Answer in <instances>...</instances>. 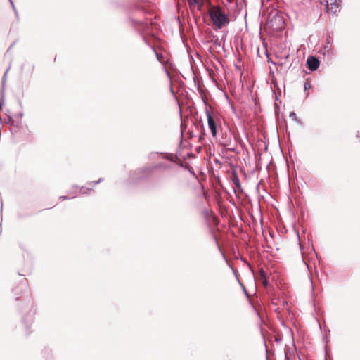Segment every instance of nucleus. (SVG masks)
Returning a JSON list of instances; mask_svg holds the SVG:
<instances>
[{
    "label": "nucleus",
    "mask_w": 360,
    "mask_h": 360,
    "mask_svg": "<svg viewBox=\"0 0 360 360\" xmlns=\"http://www.w3.org/2000/svg\"><path fill=\"white\" fill-rule=\"evenodd\" d=\"M13 292L16 295L15 300L21 299L22 300V302L18 306L21 312L30 314L31 316L34 315L33 301L30 296L27 281H24L20 285L15 287Z\"/></svg>",
    "instance_id": "f257e3e1"
},
{
    "label": "nucleus",
    "mask_w": 360,
    "mask_h": 360,
    "mask_svg": "<svg viewBox=\"0 0 360 360\" xmlns=\"http://www.w3.org/2000/svg\"><path fill=\"white\" fill-rule=\"evenodd\" d=\"M209 16L216 29H222L229 23L228 15L219 6H212L209 10Z\"/></svg>",
    "instance_id": "f03ea898"
},
{
    "label": "nucleus",
    "mask_w": 360,
    "mask_h": 360,
    "mask_svg": "<svg viewBox=\"0 0 360 360\" xmlns=\"http://www.w3.org/2000/svg\"><path fill=\"white\" fill-rule=\"evenodd\" d=\"M208 128L213 138H217V133L221 129V119L217 114H212L207 108L205 110Z\"/></svg>",
    "instance_id": "7ed1b4c3"
},
{
    "label": "nucleus",
    "mask_w": 360,
    "mask_h": 360,
    "mask_svg": "<svg viewBox=\"0 0 360 360\" xmlns=\"http://www.w3.org/2000/svg\"><path fill=\"white\" fill-rule=\"evenodd\" d=\"M307 65L311 71H314L319 66V60L314 56H309L307 60Z\"/></svg>",
    "instance_id": "20e7f679"
},
{
    "label": "nucleus",
    "mask_w": 360,
    "mask_h": 360,
    "mask_svg": "<svg viewBox=\"0 0 360 360\" xmlns=\"http://www.w3.org/2000/svg\"><path fill=\"white\" fill-rule=\"evenodd\" d=\"M325 6L327 13L335 14L338 11H340V2L336 4L329 3L328 4H325Z\"/></svg>",
    "instance_id": "39448f33"
},
{
    "label": "nucleus",
    "mask_w": 360,
    "mask_h": 360,
    "mask_svg": "<svg viewBox=\"0 0 360 360\" xmlns=\"http://www.w3.org/2000/svg\"><path fill=\"white\" fill-rule=\"evenodd\" d=\"M231 181L233 185H235L238 188H241L240 181L239 177L236 172H233L232 174Z\"/></svg>",
    "instance_id": "423d86ee"
},
{
    "label": "nucleus",
    "mask_w": 360,
    "mask_h": 360,
    "mask_svg": "<svg viewBox=\"0 0 360 360\" xmlns=\"http://www.w3.org/2000/svg\"><path fill=\"white\" fill-rule=\"evenodd\" d=\"M190 6L200 7L202 6V0H187Z\"/></svg>",
    "instance_id": "0eeeda50"
},
{
    "label": "nucleus",
    "mask_w": 360,
    "mask_h": 360,
    "mask_svg": "<svg viewBox=\"0 0 360 360\" xmlns=\"http://www.w3.org/2000/svg\"><path fill=\"white\" fill-rule=\"evenodd\" d=\"M93 187L82 186L80 189V193L82 194H88L92 191Z\"/></svg>",
    "instance_id": "6e6552de"
},
{
    "label": "nucleus",
    "mask_w": 360,
    "mask_h": 360,
    "mask_svg": "<svg viewBox=\"0 0 360 360\" xmlns=\"http://www.w3.org/2000/svg\"><path fill=\"white\" fill-rule=\"evenodd\" d=\"M290 117L293 120L300 122V120L297 118V115L295 112H291L289 115Z\"/></svg>",
    "instance_id": "1a4fd4ad"
},
{
    "label": "nucleus",
    "mask_w": 360,
    "mask_h": 360,
    "mask_svg": "<svg viewBox=\"0 0 360 360\" xmlns=\"http://www.w3.org/2000/svg\"><path fill=\"white\" fill-rule=\"evenodd\" d=\"M102 180H103V179L100 178L98 181L89 182L88 185L89 186L94 187V186H96L98 184H99L100 182H101Z\"/></svg>",
    "instance_id": "9d476101"
},
{
    "label": "nucleus",
    "mask_w": 360,
    "mask_h": 360,
    "mask_svg": "<svg viewBox=\"0 0 360 360\" xmlns=\"http://www.w3.org/2000/svg\"><path fill=\"white\" fill-rule=\"evenodd\" d=\"M155 55H156V57L158 58V60L160 61V62H162V54L159 53L157 52L156 49L153 47V48Z\"/></svg>",
    "instance_id": "9b49d317"
},
{
    "label": "nucleus",
    "mask_w": 360,
    "mask_h": 360,
    "mask_svg": "<svg viewBox=\"0 0 360 360\" xmlns=\"http://www.w3.org/2000/svg\"><path fill=\"white\" fill-rule=\"evenodd\" d=\"M6 74H7V71L4 75L3 79H2V93L4 92V88H5V82H6Z\"/></svg>",
    "instance_id": "f8f14e48"
},
{
    "label": "nucleus",
    "mask_w": 360,
    "mask_h": 360,
    "mask_svg": "<svg viewBox=\"0 0 360 360\" xmlns=\"http://www.w3.org/2000/svg\"><path fill=\"white\" fill-rule=\"evenodd\" d=\"M259 275H260V277L262 279H264V278H266V274H265V271L264 269H261L259 270Z\"/></svg>",
    "instance_id": "ddd939ff"
},
{
    "label": "nucleus",
    "mask_w": 360,
    "mask_h": 360,
    "mask_svg": "<svg viewBox=\"0 0 360 360\" xmlns=\"http://www.w3.org/2000/svg\"><path fill=\"white\" fill-rule=\"evenodd\" d=\"M304 90H309L310 88H311V84L310 82H305L304 84Z\"/></svg>",
    "instance_id": "4468645a"
},
{
    "label": "nucleus",
    "mask_w": 360,
    "mask_h": 360,
    "mask_svg": "<svg viewBox=\"0 0 360 360\" xmlns=\"http://www.w3.org/2000/svg\"><path fill=\"white\" fill-rule=\"evenodd\" d=\"M326 4H328L329 3L336 4L340 2V0H325Z\"/></svg>",
    "instance_id": "2eb2a0df"
},
{
    "label": "nucleus",
    "mask_w": 360,
    "mask_h": 360,
    "mask_svg": "<svg viewBox=\"0 0 360 360\" xmlns=\"http://www.w3.org/2000/svg\"><path fill=\"white\" fill-rule=\"evenodd\" d=\"M262 284L264 287H266L269 284V282H268V280L266 278H264V279H262Z\"/></svg>",
    "instance_id": "dca6fc26"
},
{
    "label": "nucleus",
    "mask_w": 360,
    "mask_h": 360,
    "mask_svg": "<svg viewBox=\"0 0 360 360\" xmlns=\"http://www.w3.org/2000/svg\"><path fill=\"white\" fill-rule=\"evenodd\" d=\"M3 104H4V96H2L1 98L0 99V110L2 108Z\"/></svg>",
    "instance_id": "f3484780"
},
{
    "label": "nucleus",
    "mask_w": 360,
    "mask_h": 360,
    "mask_svg": "<svg viewBox=\"0 0 360 360\" xmlns=\"http://www.w3.org/2000/svg\"><path fill=\"white\" fill-rule=\"evenodd\" d=\"M60 199H61L62 200H64L68 199V198L66 196H60Z\"/></svg>",
    "instance_id": "a211bd4d"
},
{
    "label": "nucleus",
    "mask_w": 360,
    "mask_h": 360,
    "mask_svg": "<svg viewBox=\"0 0 360 360\" xmlns=\"http://www.w3.org/2000/svg\"><path fill=\"white\" fill-rule=\"evenodd\" d=\"M9 2L11 3V4L12 5V6L13 7L14 6V4H13V2L12 0H8Z\"/></svg>",
    "instance_id": "6ab92c4d"
}]
</instances>
